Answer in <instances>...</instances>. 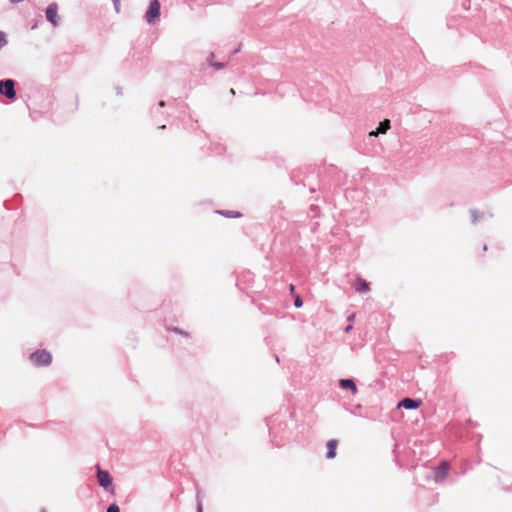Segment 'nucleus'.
Instances as JSON below:
<instances>
[{
	"label": "nucleus",
	"mask_w": 512,
	"mask_h": 512,
	"mask_svg": "<svg viewBox=\"0 0 512 512\" xmlns=\"http://www.w3.org/2000/svg\"><path fill=\"white\" fill-rule=\"evenodd\" d=\"M161 4L159 0H151L145 13V19L149 24L155 23L160 17Z\"/></svg>",
	"instance_id": "1"
},
{
	"label": "nucleus",
	"mask_w": 512,
	"mask_h": 512,
	"mask_svg": "<svg viewBox=\"0 0 512 512\" xmlns=\"http://www.w3.org/2000/svg\"><path fill=\"white\" fill-rule=\"evenodd\" d=\"M0 95L8 99L16 98L15 81L13 79L0 80Z\"/></svg>",
	"instance_id": "2"
},
{
	"label": "nucleus",
	"mask_w": 512,
	"mask_h": 512,
	"mask_svg": "<svg viewBox=\"0 0 512 512\" xmlns=\"http://www.w3.org/2000/svg\"><path fill=\"white\" fill-rule=\"evenodd\" d=\"M29 361L35 367L48 366L52 357L51 354H29Z\"/></svg>",
	"instance_id": "3"
},
{
	"label": "nucleus",
	"mask_w": 512,
	"mask_h": 512,
	"mask_svg": "<svg viewBox=\"0 0 512 512\" xmlns=\"http://www.w3.org/2000/svg\"><path fill=\"white\" fill-rule=\"evenodd\" d=\"M57 12H58V5L57 3L53 2L51 4H49L45 10V14H46V19L54 26H58L59 25V19H58V15H57Z\"/></svg>",
	"instance_id": "4"
},
{
	"label": "nucleus",
	"mask_w": 512,
	"mask_h": 512,
	"mask_svg": "<svg viewBox=\"0 0 512 512\" xmlns=\"http://www.w3.org/2000/svg\"><path fill=\"white\" fill-rule=\"evenodd\" d=\"M97 479L99 485L102 486L106 490H112V478L108 471L98 469Z\"/></svg>",
	"instance_id": "5"
},
{
	"label": "nucleus",
	"mask_w": 512,
	"mask_h": 512,
	"mask_svg": "<svg viewBox=\"0 0 512 512\" xmlns=\"http://www.w3.org/2000/svg\"><path fill=\"white\" fill-rule=\"evenodd\" d=\"M447 472H448V464L446 462H444L434 470L435 481L442 482L446 478Z\"/></svg>",
	"instance_id": "6"
},
{
	"label": "nucleus",
	"mask_w": 512,
	"mask_h": 512,
	"mask_svg": "<svg viewBox=\"0 0 512 512\" xmlns=\"http://www.w3.org/2000/svg\"><path fill=\"white\" fill-rule=\"evenodd\" d=\"M390 128V121L385 119L384 121L380 122L376 130H373L369 133V136H378L379 134H384L387 132V130Z\"/></svg>",
	"instance_id": "7"
},
{
	"label": "nucleus",
	"mask_w": 512,
	"mask_h": 512,
	"mask_svg": "<svg viewBox=\"0 0 512 512\" xmlns=\"http://www.w3.org/2000/svg\"><path fill=\"white\" fill-rule=\"evenodd\" d=\"M420 405V402L411 398H405L401 402H399L398 407H403L405 409H416Z\"/></svg>",
	"instance_id": "8"
},
{
	"label": "nucleus",
	"mask_w": 512,
	"mask_h": 512,
	"mask_svg": "<svg viewBox=\"0 0 512 512\" xmlns=\"http://www.w3.org/2000/svg\"><path fill=\"white\" fill-rule=\"evenodd\" d=\"M355 290L358 293H366L370 290L369 283L361 277H358L356 280Z\"/></svg>",
	"instance_id": "9"
},
{
	"label": "nucleus",
	"mask_w": 512,
	"mask_h": 512,
	"mask_svg": "<svg viewBox=\"0 0 512 512\" xmlns=\"http://www.w3.org/2000/svg\"><path fill=\"white\" fill-rule=\"evenodd\" d=\"M339 385L343 389L350 390L353 394L357 392V387L352 379H341Z\"/></svg>",
	"instance_id": "10"
},
{
	"label": "nucleus",
	"mask_w": 512,
	"mask_h": 512,
	"mask_svg": "<svg viewBox=\"0 0 512 512\" xmlns=\"http://www.w3.org/2000/svg\"><path fill=\"white\" fill-rule=\"evenodd\" d=\"M336 447H337V441L336 440H329L327 442V449H328V451H327L326 457L328 459H332V458L335 457V455H336Z\"/></svg>",
	"instance_id": "11"
},
{
	"label": "nucleus",
	"mask_w": 512,
	"mask_h": 512,
	"mask_svg": "<svg viewBox=\"0 0 512 512\" xmlns=\"http://www.w3.org/2000/svg\"><path fill=\"white\" fill-rule=\"evenodd\" d=\"M212 58H214V53H210L208 61H209L210 65L212 67H214L216 70H221L226 66V64L223 62H212L211 61Z\"/></svg>",
	"instance_id": "12"
},
{
	"label": "nucleus",
	"mask_w": 512,
	"mask_h": 512,
	"mask_svg": "<svg viewBox=\"0 0 512 512\" xmlns=\"http://www.w3.org/2000/svg\"><path fill=\"white\" fill-rule=\"evenodd\" d=\"M219 213L228 218H238L241 216L240 212H234V211H230V210H222V211H219Z\"/></svg>",
	"instance_id": "13"
},
{
	"label": "nucleus",
	"mask_w": 512,
	"mask_h": 512,
	"mask_svg": "<svg viewBox=\"0 0 512 512\" xmlns=\"http://www.w3.org/2000/svg\"><path fill=\"white\" fill-rule=\"evenodd\" d=\"M470 214H471L473 224H476L477 221L479 220V218L483 216V214L479 213L477 210H474V209L470 211Z\"/></svg>",
	"instance_id": "14"
},
{
	"label": "nucleus",
	"mask_w": 512,
	"mask_h": 512,
	"mask_svg": "<svg viewBox=\"0 0 512 512\" xmlns=\"http://www.w3.org/2000/svg\"><path fill=\"white\" fill-rule=\"evenodd\" d=\"M106 512H120V509L117 504L113 503L107 508Z\"/></svg>",
	"instance_id": "15"
},
{
	"label": "nucleus",
	"mask_w": 512,
	"mask_h": 512,
	"mask_svg": "<svg viewBox=\"0 0 512 512\" xmlns=\"http://www.w3.org/2000/svg\"><path fill=\"white\" fill-rule=\"evenodd\" d=\"M169 330L170 331H174V332H176L178 334L184 335L186 337L188 336L187 332H185V331H183V330H181L180 328H177V327L169 328Z\"/></svg>",
	"instance_id": "16"
},
{
	"label": "nucleus",
	"mask_w": 512,
	"mask_h": 512,
	"mask_svg": "<svg viewBox=\"0 0 512 512\" xmlns=\"http://www.w3.org/2000/svg\"><path fill=\"white\" fill-rule=\"evenodd\" d=\"M294 305H295V307H297V308L302 307V305H303V301H302V299H301L299 296H297V297L294 299Z\"/></svg>",
	"instance_id": "17"
},
{
	"label": "nucleus",
	"mask_w": 512,
	"mask_h": 512,
	"mask_svg": "<svg viewBox=\"0 0 512 512\" xmlns=\"http://www.w3.org/2000/svg\"><path fill=\"white\" fill-rule=\"evenodd\" d=\"M116 13L120 12V0H112Z\"/></svg>",
	"instance_id": "18"
},
{
	"label": "nucleus",
	"mask_w": 512,
	"mask_h": 512,
	"mask_svg": "<svg viewBox=\"0 0 512 512\" xmlns=\"http://www.w3.org/2000/svg\"><path fill=\"white\" fill-rule=\"evenodd\" d=\"M197 498H199V495L197 496ZM197 512H203L202 510V502L200 499H198V502H197Z\"/></svg>",
	"instance_id": "19"
},
{
	"label": "nucleus",
	"mask_w": 512,
	"mask_h": 512,
	"mask_svg": "<svg viewBox=\"0 0 512 512\" xmlns=\"http://www.w3.org/2000/svg\"><path fill=\"white\" fill-rule=\"evenodd\" d=\"M240 49H241V45H239V47H238V48H236V49L231 53V56H232V55H235L236 53H238V52L240 51Z\"/></svg>",
	"instance_id": "20"
},
{
	"label": "nucleus",
	"mask_w": 512,
	"mask_h": 512,
	"mask_svg": "<svg viewBox=\"0 0 512 512\" xmlns=\"http://www.w3.org/2000/svg\"><path fill=\"white\" fill-rule=\"evenodd\" d=\"M158 106L159 107H164L165 106V101H163V100L159 101Z\"/></svg>",
	"instance_id": "21"
},
{
	"label": "nucleus",
	"mask_w": 512,
	"mask_h": 512,
	"mask_svg": "<svg viewBox=\"0 0 512 512\" xmlns=\"http://www.w3.org/2000/svg\"><path fill=\"white\" fill-rule=\"evenodd\" d=\"M34 352L44 353V352H47V350L46 349H36Z\"/></svg>",
	"instance_id": "22"
},
{
	"label": "nucleus",
	"mask_w": 512,
	"mask_h": 512,
	"mask_svg": "<svg viewBox=\"0 0 512 512\" xmlns=\"http://www.w3.org/2000/svg\"><path fill=\"white\" fill-rule=\"evenodd\" d=\"M23 0H10L11 3H19V2H22Z\"/></svg>",
	"instance_id": "23"
},
{
	"label": "nucleus",
	"mask_w": 512,
	"mask_h": 512,
	"mask_svg": "<svg viewBox=\"0 0 512 512\" xmlns=\"http://www.w3.org/2000/svg\"><path fill=\"white\" fill-rule=\"evenodd\" d=\"M354 317H355V315H354V314H352V315H350V316L348 317V320H349V321H351V320H353V319H354Z\"/></svg>",
	"instance_id": "24"
},
{
	"label": "nucleus",
	"mask_w": 512,
	"mask_h": 512,
	"mask_svg": "<svg viewBox=\"0 0 512 512\" xmlns=\"http://www.w3.org/2000/svg\"><path fill=\"white\" fill-rule=\"evenodd\" d=\"M351 329H352V326H347V327L345 328V331H346V332H348V331H349V330H351Z\"/></svg>",
	"instance_id": "25"
},
{
	"label": "nucleus",
	"mask_w": 512,
	"mask_h": 512,
	"mask_svg": "<svg viewBox=\"0 0 512 512\" xmlns=\"http://www.w3.org/2000/svg\"><path fill=\"white\" fill-rule=\"evenodd\" d=\"M117 93H118L119 95H120V94H122V92H121V89H120V88H117Z\"/></svg>",
	"instance_id": "26"
},
{
	"label": "nucleus",
	"mask_w": 512,
	"mask_h": 512,
	"mask_svg": "<svg viewBox=\"0 0 512 512\" xmlns=\"http://www.w3.org/2000/svg\"><path fill=\"white\" fill-rule=\"evenodd\" d=\"M230 93L234 95L235 94L234 89H230Z\"/></svg>",
	"instance_id": "27"
},
{
	"label": "nucleus",
	"mask_w": 512,
	"mask_h": 512,
	"mask_svg": "<svg viewBox=\"0 0 512 512\" xmlns=\"http://www.w3.org/2000/svg\"><path fill=\"white\" fill-rule=\"evenodd\" d=\"M483 250H484V251H486V250H487V245H486V244L483 246Z\"/></svg>",
	"instance_id": "28"
},
{
	"label": "nucleus",
	"mask_w": 512,
	"mask_h": 512,
	"mask_svg": "<svg viewBox=\"0 0 512 512\" xmlns=\"http://www.w3.org/2000/svg\"><path fill=\"white\" fill-rule=\"evenodd\" d=\"M290 289H291V291H293L294 290V286L290 285Z\"/></svg>",
	"instance_id": "29"
}]
</instances>
